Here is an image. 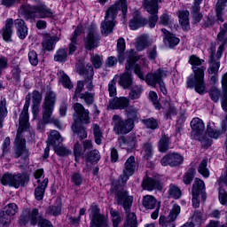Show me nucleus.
<instances>
[{
	"instance_id": "338daca9",
	"label": "nucleus",
	"mask_w": 227,
	"mask_h": 227,
	"mask_svg": "<svg viewBox=\"0 0 227 227\" xmlns=\"http://www.w3.org/2000/svg\"><path fill=\"white\" fill-rule=\"evenodd\" d=\"M210 97L214 102H219V97H221V90L213 87L210 91Z\"/></svg>"
},
{
	"instance_id": "7c9ffc66",
	"label": "nucleus",
	"mask_w": 227,
	"mask_h": 227,
	"mask_svg": "<svg viewBox=\"0 0 227 227\" xmlns=\"http://www.w3.org/2000/svg\"><path fill=\"white\" fill-rule=\"evenodd\" d=\"M82 33V25H78L73 33L71 43L69 44V54H73L77 51V37Z\"/></svg>"
},
{
	"instance_id": "f704fd0d",
	"label": "nucleus",
	"mask_w": 227,
	"mask_h": 227,
	"mask_svg": "<svg viewBox=\"0 0 227 227\" xmlns=\"http://www.w3.org/2000/svg\"><path fill=\"white\" fill-rule=\"evenodd\" d=\"M141 154L145 160H150V159L153 157V144L150 141L144 143L142 145Z\"/></svg>"
},
{
	"instance_id": "cd10ccee",
	"label": "nucleus",
	"mask_w": 227,
	"mask_h": 227,
	"mask_svg": "<svg viewBox=\"0 0 227 227\" xmlns=\"http://www.w3.org/2000/svg\"><path fill=\"white\" fill-rule=\"evenodd\" d=\"M203 3V0H193V5L191 7V14L195 22H200L203 19V14H201V7L200 4Z\"/></svg>"
},
{
	"instance_id": "a19ab883",
	"label": "nucleus",
	"mask_w": 227,
	"mask_h": 227,
	"mask_svg": "<svg viewBox=\"0 0 227 227\" xmlns=\"http://www.w3.org/2000/svg\"><path fill=\"white\" fill-rule=\"evenodd\" d=\"M142 205L146 210H153L157 206V200L152 195H145L143 198Z\"/></svg>"
},
{
	"instance_id": "aec40b11",
	"label": "nucleus",
	"mask_w": 227,
	"mask_h": 227,
	"mask_svg": "<svg viewBox=\"0 0 227 227\" xmlns=\"http://www.w3.org/2000/svg\"><path fill=\"white\" fill-rule=\"evenodd\" d=\"M182 162H184V157L176 153L167 154L160 160L161 165L170 166L171 168L180 166Z\"/></svg>"
},
{
	"instance_id": "f257e3e1",
	"label": "nucleus",
	"mask_w": 227,
	"mask_h": 227,
	"mask_svg": "<svg viewBox=\"0 0 227 227\" xmlns=\"http://www.w3.org/2000/svg\"><path fill=\"white\" fill-rule=\"evenodd\" d=\"M31 104V96L26 97V101L23 110L20 115V127L14 140V157L15 159L21 158L23 160L29 159V150L26 148V138L22 137V132L27 130L29 127V106Z\"/></svg>"
},
{
	"instance_id": "f03ea898",
	"label": "nucleus",
	"mask_w": 227,
	"mask_h": 227,
	"mask_svg": "<svg viewBox=\"0 0 227 227\" xmlns=\"http://www.w3.org/2000/svg\"><path fill=\"white\" fill-rule=\"evenodd\" d=\"M189 63L192 66L193 74L188 76L186 86L190 89L195 88L197 93L203 95L207 91V85L205 84V71L207 67L202 66L205 60L192 55L189 59Z\"/></svg>"
},
{
	"instance_id": "09e8293b",
	"label": "nucleus",
	"mask_w": 227,
	"mask_h": 227,
	"mask_svg": "<svg viewBox=\"0 0 227 227\" xmlns=\"http://www.w3.org/2000/svg\"><path fill=\"white\" fill-rule=\"evenodd\" d=\"M142 94H143V86L135 85L131 89L129 97L130 100H137V98H141Z\"/></svg>"
},
{
	"instance_id": "2f4dec72",
	"label": "nucleus",
	"mask_w": 227,
	"mask_h": 227,
	"mask_svg": "<svg viewBox=\"0 0 227 227\" xmlns=\"http://www.w3.org/2000/svg\"><path fill=\"white\" fill-rule=\"evenodd\" d=\"M49 184V178H44L42 183H39L38 186L35 188V196L37 201H41L43 200V194H45V189H47V185Z\"/></svg>"
},
{
	"instance_id": "de8ad7c7",
	"label": "nucleus",
	"mask_w": 227,
	"mask_h": 227,
	"mask_svg": "<svg viewBox=\"0 0 227 227\" xmlns=\"http://www.w3.org/2000/svg\"><path fill=\"white\" fill-rule=\"evenodd\" d=\"M121 141L122 145H126L129 150H132V148H136V145L137 143V139L136 138L135 135H131L127 137H121Z\"/></svg>"
},
{
	"instance_id": "864d4df0",
	"label": "nucleus",
	"mask_w": 227,
	"mask_h": 227,
	"mask_svg": "<svg viewBox=\"0 0 227 227\" xmlns=\"http://www.w3.org/2000/svg\"><path fill=\"white\" fill-rule=\"evenodd\" d=\"M159 150L161 153L169 150V137H166V135L162 136L159 141Z\"/></svg>"
},
{
	"instance_id": "7ed1b4c3",
	"label": "nucleus",
	"mask_w": 227,
	"mask_h": 227,
	"mask_svg": "<svg viewBox=\"0 0 227 227\" xmlns=\"http://www.w3.org/2000/svg\"><path fill=\"white\" fill-rule=\"evenodd\" d=\"M120 10H121L122 16L125 17L129 10L127 0H117L114 4L107 9L105 15V20L101 23V33L103 35H110V33H113L114 22L116 17H118V12H120Z\"/></svg>"
},
{
	"instance_id": "f3484780",
	"label": "nucleus",
	"mask_w": 227,
	"mask_h": 227,
	"mask_svg": "<svg viewBox=\"0 0 227 227\" xmlns=\"http://www.w3.org/2000/svg\"><path fill=\"white\" fill-rule=\"evenodd\" d=\"M134 173H136V158L130 156L124 164L122 174L120 176L121 182L125 184Z\"/></svg>"
},
{
	"instance_id": "72a5a7b5",
	"label": "nucleus",
	"mask_w": 227,
	"mask_h": 227,
	"mask_svg": "<svg viewBox=\"0 0 227 227\" xmlns=\"http://www.w3.org/2000/svg\"><path fill=\"white\" fill-rule=\"evenodd\" d=\"M142 187L143 189H145V191H153V189H162V186L160 185V182L155 181L154 179H152L150 177L144 179L142 183Z\"/></svg>"
},
{
	"instance_id": "bb28decb",
	"label": "nucleus",
	"mask_w": 227,
	"mask_h": 227,
	"mask_svg": "<svg viewBox=\"0 0 227 227\" xmlns=\"http://www.w3.org/2000/svg\"><path fill=\"white\" fill-rule=\"evenodd\" d=\"M130 101L125 97L113 99L109 102L108 109H127Z\"/></svg>"
},
{
	"instance_id": "4d7b16f0",
	"label": "nucleus",
	"mask_w": 227,
	"mask_h": 227,
	"mask_svg": "<svg viewBox=\"0 0 227 227\" xmlns=\"http://www.w3.org/2000/svg\"><path fill=\"white\" fill-rule=\"evenodd\" d=\"M207 160H202L200 164L199 165L198 171L204 176L205 178H208L210 176V171L208 170V168H207Z\"/></svg>"
},
{
	"instance_id": "2eb2a0df",
	"label": "nucleus",
	"mask_w": 227,
	"mask_h": 227,
	"mask_svg": "<svg viewBox=\"0 0 227 227\" xmlns=\"http://www.w3.org/2000/svg\"><path fill=\"white\" fill-rule=\"evenodd\" d=\"M2 185H9V187H15L19 189L20 185H24V176L21 174L5 173L1 178Z\"/></svg>"
},
{
	"instance_id": "b1692460",
	"label": "nucleus",
	"mask_w": 227,
	"mask_h": 227,
	"mask_svg": "<svg viewBox=\"0 0 227 227\" xmlns=\"http://www.w3.org/2000/svg\"><path fill=\"white\" fill-rule=\"evenodd\" d=\"M224 132H226V125H223V129L221 131L215 129L214 122H208L206 135L203 136V137H207V139H209L208 137L211 139H219V137H221L222 134H224ZM207 136H208V137Z\"/></svg>"
},
{
	"instance_id": "1a4fd4ad",
	"label": "nucleus",
	"mask_w": 227,
	"mask_h": 227,
	"mask_svg": "<svg viewBox=\"0 0 227 227\" xmlns=\"http://www.w3.org/2000/svg\"><path fill=\"white\" fill-rule=\"evenodd\" d=\"M192 127V139L200 141L204 148L212 146V138L203 137L205 132V123L200 118H193L191 121Z\"/></svg>"
},
{
	"instance_id": "c85d7f7f",
	"label": "nucleus",
	"mask_w": 227,
	"mask_h": 227,
	"mask_svg": "<svg viewBox=\"0 0 227 227\" xmlns=\"http://www.w3.org/2000/svg\"><path fill=\"white\" fill-rule=\"evenodd\" d=\"M14 26L17 29V35L20 40H25L27 36V26L23 20L18 19L14 21Z\"/></svg>"
},
{
	"instance_id": "c756f323",
	"label": "nucleus",
	"mask_w": 227,
	"mask_h": 227,
	"mask_svg": "<svg viewBox=\"0 0 227 227\" xmlns=\"http://www.w3.org/2000/svg\"><path fill=\"white\" fill-rule=\"evenodd\" d=\"M59 39L56 36H51L50 35H46L43 37L42 46L44 51H54V47H56V43L59 42Z\"/></svg>"
},
{
	"instance_id": "4be33fe9",
	"label": "nucleus",
	"mask_w": 227,
	"mask_h": 227,
	"mask_svg": "<svg viewBox=\"0 0 227 227\" xmlns=\"http://www.w3.org/2000/svg\"><path fill=\"white\" fill-rule=\"evenodd\" d=\"M49 142L50 144L47 145V147L44 149L43 158L48 159L49 153L51 152V148L49 147L50 145L52 146H56V143H63V137L59 134L58 130H51L49 136Z\"/></svg>"
},
{
	"instance_id": "f8f14e48",
	"label": "nucleus",
	"mask_w": 227,
	"mask_h": 227,
	"mask_svg": "<svg viewBox=\"0 0 227 227\" xmlns=\"http://www.w3.org/2000/svg\"><path fill=\"white\" fill-rule=\"evenodd\" d=\"M224 51V46L220 45L217 52L215 54V50L211 48L210 50V61L209 67L207 68L208 74H216L219 72V68L221 67V61H219L223 56V52Z\"/></svg>"
},
{
	"instance_id": "6e6552de",
	"label": "nucleus",
	"mask_w": 227,
	"mask_h": 227,
	"mask_svg": "<svg viewBox=\"0 0 227 227\" xmlns=\"http://www.w3.org/2000/svg\"><path fill=\"white\" fill-rule=\"evenodd\" d=\"M56 104V94L54 92L50 91L46 93L44 102L43 104V123H52L57 127V129H61L63 124L59 120L54 116H52V113H54V107Z\"/></svg>"
},
{
	"instance_id": "0e129e2a",
	"label": "nucleus",
	"mask_w": 227,
	"mask_h": 227,
	"mask_svg": "<svg viewBox=\"0 0 227 227\" xmlns=\"http://www.w3.org/2000/svg\"><path fill=\"white\" fill-rule=\"evenodd\" d=\"M74 154L75 156V160H79V157H81V155H84V153H82V146L81 145V144H74Z\"/></svg>"
},
{
	"instance_id": "79ce46f5",
	"label": "nucleus",
	"mask_w": 227,
	"mask_h": 227,
	"mask_svg": "<svg viewBox=\"0 0 227 227\" xmlns=\"http://www.w3.org/2000/svg\"><path fill=\"white\" fill-rule=\"evenodd\" d=\"M59 79L60 84H62L64 88H67V90H72V88H74V83H72V81H70V77H68L64 71L59 72Z\"/></svg>"
},
{
	"instance_id": "c9c22d12",
	"label": "nucleus",
	"mask_w": 227,
	"mask_h": 227,
	"mask_svg": "<svg viewBox=\"0 0 227 227\" xmlns=\"http://www.w3.org/2000/svg\"><path fill=\"white\" fill-rule=\"evenodd\" d=\"M227 0H218L215 5V15L218 22H224L223 16L226 8Z\"/></svg>"
},
{
	"instance_id": "13d9d810",
	"label": "nucleus",
	"mask_w": 227,
	"mask_h": 227,
	"mask_svg": "<svg viewBox=\"0 0 227 227\" xmlns=\"http://www.w3.org/2000/svg\"><path fill=\"white\" fill-rule=\"evenodd\" d=\"M110 215L112 217L113 226L118 227V224H120V223H121V216H120V212H118L114 209H111Z\"/></svg>"
},
{
	"instance_id": "49530a36",
	"label": "nucleus",
	"mask_w": 227,
	"mask_h": 227,
	"mask_svg": "<svg viewBox=\"0 0 227 227\" xmlns=\"http://www.w3.org/2000/svg\"><path fill=\"white\" fill-rule=\"evenodd\" d=\"M7 114H8V109L6 108V98H1L0 99V129H3V121Z\"/></svg>"
},
{
	"instance_id": "69168bd1",
	"label": "nucleus",
	"mask_w": 227,
	"mask_h": 227,
	"mask_svg": "<svg viewBox=\"0 0 227 227\" xmlns=\"http://www.w3.org/2000/svg\"><path fill=\"white\" fill-rule=\"evenodd\" d=\"M90 61L95 68H100V67H102V57H100V55L92 56Z\"/></svg>"
},
{
	"instance_id": "774afa93",
	"label": "nucleus",
	"mask_w": 227,
	"mask_h": 227,
	"mask_svg": "<svg viewBox=\"0 0 227 227\" xmlns=\"http://www.w3.org/2000/svg\"><path fill=\"white\" fill-rule=\"evenodd\" d=\"M108 91L110 97H116V81L114 78L108 84Z\"/></svg>"
},
{
	"instance_id": "39448f33",
	"label": "nucleus",
	"mask_w": 227,
	"mask_h": 227,
	"mask_svg": "<svg viewBox=\"0 0 227 227\" xmlns=\"http://www.w3.org/2000/svg\"><path fill=\"white\" fill-rule=\"evenodd\" d=\"M20 13L27 19H30L31 22L35 19H55L56 17V12L49 8L44 3H40L36 5H21Z\"/></svg>"
},
{
	"instance_id": "ea45409f",
	"label": "nucleus",
	"mask_w": 227,
	"mask_h": 227,
	"mask_svg": "<svg viewBox=\"0 0 227 227\" xmlns=\"http://www.w3.org/2000/svg\"><path fill=\"white\" fill-rule=\"evenodd\" d=\"M13 20L8 19L5 21V27L3 28V38L5 41L10 40L12 38V35H13Z\"/></svg>"
},
{
	"instance_id": "a211bd4d",
	"label": "nucleus",
	"mask_w": 227,
	"mask_h": 227,
	"mask_svg": "<svg viewBox=\"0 0 227 227\" xmlns=\"http://www.w3.org/2000/svg\"><path fill=\"white\" fill-rule=\"evenodd\" d=\"M20 224H27L30 223L32 226H35L38 223V209H25L20 218Z\"/></svg>"
},
{
	"instance_id": "bf43d9fd",
	"label": "nucleus",
	"mask_w": 227,
	"mask_h": 227,
	"mask_svg": "<svg viewBox=\"0 0 227 227\" xmlns=\"http://www.w3.org/2000/svg\"><path fill=\"white\" fill-rule=\"evenodd\" d=\"M46 214H50V215H59L61 214V205L56 204L53 206H50L47 210Z\"/></svg>"
},
{
	"instance_id": "9d476101",
	"label": "nucleus",
	"mask_w": 227,
	"mask_h": 227,
	"mask_svg": "<svg viewBox=\"0 0 227 227\" xmlns=\"http://www.w3.org/2000/svg\"><path fill=\"white\" fill-rule=\"evenodd\" d=\"M112 120L114 132L117 136H125L134 130L135 124L133 121H130V119L123 120L120 115L115 114L113 116Z\"/></svg>"
},
{
	"instance_id": "9b49d317",
	"label": "nucleus",
	"mask_w": 227,
	"mask_h": 227,
	"mask_svg": "<svg viewBox=\"0 0 227 227\" xmlns=\"http://www.w3.org/2000/svg\"><path fill=\"white\" fill-rule=\"evenodd\" d=\"M90 223V227H109V221L106 215L100 214V209L97 205H92L89 209Z\"/></svg>"
},
{
	"instance_id": "e433bc0d",
	"label": "nucleus",
	"mask_w": 227,
	"mask_h": 227,
	"mask_svg": "<svg viewBox=\"0 0 227 227\" xmlns=\"http://www.w3.org/2000/svg\"><path fill=\"white\" fill-rule=\"evenodd\" d=\"M152 45V40H150V36L148 35H143L137 38L136 43L137 51H144L146 47Z\"/></svg>"
},
{
	"instance_id": "6ab92c4d",
	"label": "nucleus",
	"mask_w": 227,
	"mask_h": 227,
	"mask_svg": "<svg viewBox=\"0 0 227 227\" xmlns=\"http://www.w3.org/2000/svg\"><path fill=\"white\" fill-rule=\"evenodd\" d=\"M205 189V182L201 179L196 178L194 181V184L192 185V207L194 208H198L200 207V199L198 197L200 196V193Z\"/></svg>"
},
{
	"instance_id": "e2e57ef3",
	"label": "nucleus",
	"mask_w": 227,
	"mask_h": 227,
	"mask_svg": "<svg viewBox=\"0 0 227 227\" xmlns=\"http://www.w3.org/2000/svg\"><path fill=\"white\" fill-rule=\"evenodd\" d=\"M28 59L34 67H36L38 65V54H36V51H30L28 52Z\"/></svg>"
},
{
	"instance_id": "4c0bfd02",
	"label": "nucleus",
	"mask_w": 227,
	"mask_h": 227,
	"mask_svg": "<svg viewBox=\"0 0 227 227\" xmlns=\"http://www.w3.org/2000/svg\"><path fill=\"white\" fill-rule=\"evenodd\" d=\"M189 11H181L179 12V22L182 26L184 31H189L191 29V25L189 23Z\"/></svg>"
},
{
	"instance_id": "a878e982",
	"label": "nucleus",
	"mask_w": 227,
	"mask_h": 227,
	"mask_svg": "<svg viewBox=\"0 0 227 227\" xmlns=\"http://www.w3.org/2000/svg\"><path fill=\"white\" fill-rule=\"evenodd\" d=\"M84 158L87 164V169L90 170L91 169V166H90V164H98V161L101 159L100 152L97 149L91 150L85 154Z\"/></svg>"
},
{
	"instance_id": "412c9836",
	"label": "nucleus",
	"mask_w": 227,
	"mask_h": 227,
	"mask_svg": "<svg viewBox=\"0 0 227 227\" xmlns=\"http://www.w3.org/2000/svg\"><path fill=\"white\" fill-rule=\"evenodd\" d=\"M168 75V72L158 69L154 73H150L145 77V82L148 84V86H152L153 88H155L157 84H159L163 77H166Z\"/></svg>"
},
{
	"instance_id": "603ef678",
	"label": "nucleus",
	"mask_w": 227,
	"mask_h": 227,
	"mask_svg": "<svg viewBox=\"0 0 227 227\" xmlns=\"http://www.w3.org/2000/svg\"><path fill=\"white\" fill-rule=\"evenodd\" d=\"M18 211L19 207H17V204L10 203L7 206H5L4 212L7 217H12V215H15Z\"/></svg>"
},
{
	"instance_id": "a18cd8bd",
	"label": "nucleus",
	"mask_w": 227,
	"mask_h": 227,
	"mask_svg": "<svg viewBox=\"0 0 227 227\" xmlns=\"http://www.w3.org/2000/svg\"><path fill=\"white\" fill-rule=\"evenodd\" d=\"M78 98L83 100L86 106H91L95 102V93L92 92H84L78 95Z\"/></svg>"
},
{
	"instance_id": "ddd939ff",
	"label": "nucleus",
	"mask_w": 227,
	"mask_h": 227,
	"mask_svg": "<svg viewBox=\"0 0 227 227\" xmlns=\"http://www.w3.org/2000/svg\"><path fill=\"white\" fill-rule=\"evenodd\" d=\"M159 3H162V0H151L146 4V0H144V6L147 12L150 13L151 17L149 18V27L153 29L155 27V24H157V20H159Z\"/></svg>"
},
{
	"instance_id": "dca6fc26",
	"label": "nucleus",
	"mask_w": 227,
	"mask_h": 227,
	"mask_svg": "<svg viewBox=\"0 0 227 227\" xmlns=\"http://www.w3.org/2000/svg\"><path fill=\"white\" fill-rule=\"evenodd\" d=\"M180 212H181L180 206H178V204H174L168 218H166V216L160 217L159 223L160 226L176 227L175 221H176V217H178V215H180Z\"/></svg>"
},
{
	"instance_id": "8fccbe9b",
	"label": "nucleus",
	"mask_w": 227,
	"mask_h": 227,
	"mask_svg": "<svg viewBox=\"0 0 227 227\" xmlns=\"http://www.w3.org/2000/svg\"><path fill=\"white\" fill-rule=\"evenodd\" d=\"M168 197L173 198L174 200H180L182 197V191L178 186L170 184L168 188Z\"/></svg>"
},
{
	"instance_id": "052dcab7",
	"label": "nucleus",
	"mask_w": 227,
	"mask_h": 227,
	"mask_svg": "<svg viewBox=\"0 0 227 227\" xmlns=\"http://www.w3.org/2000/svg\"><path fill=\"white\" fill-rule=\"evenodd\" d=\"M55 153L59 157H65V155H70V150L63 145H53Z\"/></svg>"
},
{
	"instance_id": "37998d69",
	"label": "nucleus",
	"mask_w": 227,
	"mask_h": 227,
	"mask_svg": "<svg viewBox=\"0 0 227 227\" xmlns=\"http://www.w3.org/2000/svg\"><path fill=\"white\" fill-rule=\"evenodd\" d=\"M222 86L223 88V97L222 98V109L227 113V73L223 75Z\"/></svg>"
},
{
	"instance_id": "58836bf2",
	"label": "nucleus",
	"mask_w": 227,
	"mask_h": 227,
	"mask_svg": "<svg viewBox=\"0 0 227 227\" xmlns=\"http://www.w3.org/2000/svg\"><path fill=\"white\" fill-rule=\"evenodd\" d=\"M125 39L120 37L117 41V52L119 63H123L125 61Z\"/></svg>"
},
{
	"instance_id": "393cba45",
	"label": "nucleus",
	"mask_w": 227,
	"mask_h": 227,
	"mask_svg": "<svg viewBox=\"0 0 227 227\" xmlns=\"http://www.w3.org/2000/svg\"><path fill=\"white\" fill-rule=\"evenodd\" d=\"M82 75L85 77L86 89L89 91H93V75H95L93 67L87 65L82 71Z\"/></svg>"
},
{
	"instance_id": "20e7f679",
	"label": "nucleus",
	"mask_w": 227,
	"mask_h": 227,
	"mask_svg": "<svg viewBox=\"0 0 227 227\" xmlns=\"http://www.w3.org/2000/svg\"><path fill=\"white\" fill-rule=\"evenodd\" d=\"M127 56V63H126V72L123 73L120 76L119 84L124 90H127V88H130L132 86V75L129 72L132 67H134V72L139 79H142V81H145V74H143V71L141 70V67L137 64L134 65L136 61L139 60V57L136 54V51L134 50H130L129 52L126 53Z\"/></svg>"
},
{
	"instance_id": "5701e85b",
	"label": "nucleus",
	"mask_w": 227,
	"mask_h": 227,
	"mask_svg": "<svg viewBox=\"0 0 227 227\" xmlns=\"http://www.w3.org/2000/svg\"><path fill=\"white\" fill-rule=\"evenodd\" d=\"M146 24H148V21L146 19L141 17V12L139 11H136L133 13V19L129 20V27L133 31L139 29V27H143V26H146Z\"/></svg>"
},
{
	"instance_id": "680f3d73",
	"label": "nucleus",
	"mask_w": 227,
	"mask_h": 227,
	"mask_svg": "<svg viewBox=\"0 0 227 227\" xmlns=\"http://www.w3.org/2000/svg\"><path fill=\"white\" fill-rule=\"evenodd\" d=\"M226 31H227V23L223 24V29L220 31V33L217 35V40L223 45L224 49V44L226 43L227 37H226Z\"/></svg>"
},
{
	"instance_id": "3c124183",
	"label": "nucleus",
	"mask_w": 227,
	"mask_h": 227,
	"mask_svg": "<svg viewBox=\"0 0 227 227\" xmlns=\"http://www.w3.org/2000/svg\"><path fill=\"white\" fill-rule=\"evenodd\" d=\"M67 49H59L54 55V61H59V63H65L67 58Z\"/></svg>"
},
{
	"instance_id": "c03bdc74",
	"label": "nucleus",
	"mask_w": 227,
	"mask_h": 227,
	"mask_svg": "<svg viewBox=\"0 0 227 227\" xmlns=\"http://www.w3.org/2000/svg\"><path fill=\"white\" fill-rule=\"evenodd\" d=\"M125 115L127 116L126 120H130L134 123L137 120L139 110L134 106H129L125 110Z\"/></svg>"
},
{
	"instance_id": "5fc2aeb1",
	"label": "nucleus",
	"mask_w": 227,
	"mask_h": 227,
	"mask_svg": "<svg viewBox=\"0 0 227 227\" xmlns=\"http://www.w3.org/2000/svg\"><path fill=\"white\" fill-rule=\"evenodd\" d=\"M142 123H144L147 129H151L152 130L159 129V121H157L155 118L142 120Z\"/></svg>"
},
{
	"instance_id": "0eeeda50",
	"label": "nucleus",
	"mask_w": 227,
	"mask_h": 227,
	"mask_svg": "<svg viewBox=\"0 0 227 227\" xmlns=\"http://www.w3.org/2000/svg\"><path fill=\"white\" fill-rule=\"evenodd\" d=\"M115 200L118 205H121L126 214H128L127 222L124 224V227H137L136 215L134 213H129L130 208H132L134 197L130 196L129 192H125L124 190H119L115 195Z\"/></svg>"
},
{
	"instance_id": "423d86ee",
	"label": "nucleus",
	"mask_w": 227,
	"mask_h": 227,
	"mask_svg": "<svg viewBox=\"0 0 227 227\" xmlns=\"http://www.w3.org/2000/svg\"><path fill=\"white\" fill-rule=\"evenodd\" d=\"M74 123L72 126L73 132L77 134L80 139H86V137H88V133L86 132L85 128L79 127V121L82 123H90V111L86 110L81 103L74 104Z\"/></svg>"
},
{
	"instance_id": "4468645a",
	"label": "nucleus",
	"mask_w": 227,
	"mask_h": 227,
	"mask_svg": "<svg viewBox=\"0 0 227 227\" xmlns=\"http://www.w3.org/2000/svg\"><path fill=\"white\" fill-rule=\"evenodd\" d=\"M83 42L87 51H93V49L98 47V43H100V35H98L95 27L89 28V32L84 37Z\"/></svg>"
},
{
	"instance_id": "6e6d98bb",
	"label": "nucleus",
	"mask_w": 227,
	"mask_h": 227,
	"mask_svg": "<svg viewBox=\"0 0 227 227\" xmlns=\"http://www.w3.org/2000/svg\"><path fill=\"white\" fill-rule=\"evenodd\" d=\"M92 129L96 145H102L103 133L102 130H100V126H98V124H94L92 126Z\"/></svg>"
},
{
	"instance_id": "473e14b6",
	"label": "nucleus",
	"mask_w": 227,
	"mask_h": 227,
	"mask_svg": "<svg viewBox=\"0 0 227 227\" xmlns=\"http://www.w3.org/2000/svg\"><path fill=\"white\" fill-rule=\"evenodd\" d=\"M161 33H163L164 40H166L169 47H176V45L180 43V39L175 36V35L169 33L166 28H162Z\"/></svg>"
}]
</instances>
